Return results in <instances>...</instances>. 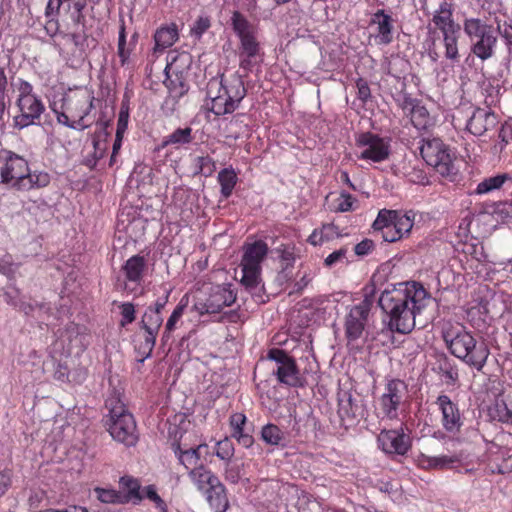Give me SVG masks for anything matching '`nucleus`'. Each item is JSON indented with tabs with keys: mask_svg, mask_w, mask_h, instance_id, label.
<instances>
[{
	"mask_svg": "<svg viewBox=\"0 0 512 512\" xmlns=\"http://www.w3.org/2000/svg\"><path fill=\"white\" fill-rule=\"evenodd\" d=\"M430 302V294L417 282L392 285L379 297V305L388 316L389 329L400 334H408L415 328L417 315Z\"/></svg>",
	"mask_w": 512,
	"mask_h": 512,
	"instance_id": "1",
	"label": "nucleus"
},
{
	"mask_svg": "<svg viewBox=\"0 0 512 512\" xmlns=\"http://www.w3.org/2000/svg\"><path fill=\"white\" fill-rule=\"evenodd\" d=\"M445 343L455 357L480 371L489 356V349L484 343H477L465 327L448 324L443 329Z\"/></svg>",
	"mask_w": 512,
	"mask_h": 512,
	"instance_id": "2",
	"label": "nucleus"
},
{
	"mask_svg": "<svg viewBox=\"0 0 512 512\" xmlns=\"http://www.w3.org/2000/svg\"><path fill=\"white\" fill-rule=\"evenodd\" d=\"M207 107L217 116L234 112L246 95L243 80L234 74L230 78L211 79L208 83Z\"/></svg>",
	"mask_w": 512,
	"mask_h": 512,
	"instance_id": "3",
	"label": "nucleus"
},
{
	"mask_svg": "<svg viewBox=\"0 0 512 512\" xmlns=\"http://www.w3.org/2000/svg\"><path fill=\"white\" fill-rule=\"evenodd\" d=\"M463 30L470 41V50L477 58L486 61L495 55L498 34L492 25L480 18H466Z\"/></svg>",
	"mask_w": 512,
	"mask_h": 512,
	"instance_id": "4",
	"label": "nucleus"
},
{
	"mask_svg": "<svg viewBox=\"0 0 512 512\" xmlns=\"http://www.w3.org/2000/svg\"><path fill=\"white\" fill-rule=\"evenodd\" d=\"M17 92L16 106L19 113L14 116L15 127L23 129L37 124L45 111L43 101L34 93V88L28 81L20 79Z\"/></svg>",
	"mask_w": 512,
	"mask_h": 512,
	"instance_id": "5",
	"label": "nucleus"
},
{
	"mask_svg": "<svg viewBox=\"0 0 512 512\" xmlns=\"http://www.w3.org/2000/svg\"><path fill=\"white\" fill-rule=\"evenodd\" d=\"M231 25L240 41V67L249 69L252 64L251 59L256 57L260 51V43L257 38V28L238 11L233 12Z\"/></svg>",
	"mask_w": 512,
	"mask_h": 512,
	"instance_id": "6",
	"label": "nucleus"
},
{
	"mask_svg": "<svg viewBox=\"0 0 512 512\" xmlns=\"http://www.w3.org/2000/svg\"><path fill=\"white\" fill-rule=\"evenodd\" d=\"M432 24L442 33L445 57L453 62L458 61V38L461 28L453 19L451 4L443 1L439 5V8L433 14Z\"/></svg>",
	"mask_w": 512,
	"mask_h": 512,
	"instance_id": "7",
	"label": "nucleus"
},
{
	"mask_svg": "<svg viewBox=\"0 0 512 512\" xmlns=\"http://www.w3.org/2000/svg\"><path fill=\"white\" fill-rule=\"evenodd\" d=\"M414 225V218L398 211L382 209L373 222V229L380 231L386 242H396L407 236Z\"/></svg>",
	"mask_w": 512,
	"mask_h": 512,
	"instance_id": "8",
	"label": "nucleus"
},
{
	"mask_svg": "<svg viewBox=\"0 0 512 512\" xmlns=\"http://www.w3.org/2000/svg\"><path fill=\"white\" fill-rule=\"evenodd\" d=\"M420 153L425 162L439 174L449 176L454 173V153L441 139H423Z\"/></svg>",
	"mask_w": 512,
	"mask_h": 512,
	"instance_id": "9",
	"label": "nucleus"
},
{
	"mask_svg": "<svg viewBox=\"0 0 512 512\" xmlns=\"http://www.w3.org/2000/svg\"><path fill=\"white\" fill-rule=\"evenodd\" d=\"M236 301V293L231 285H217L211 288L205 299H198L193 310L199 315L220 313Z\"/></svg>",
	"mask_w": 512,
	"mask_h": 512,
	"instance_id": "10",
	"label": "nucleus"
},
{
	"mask_svg": "<svg viewBox=\"0 0 512 512\" xmlns=\"http://www.w3.org/2000/svg\"><path fill=\"white\" fill-rule=\"evenodd\" d=\"M356 146L359 149L358 158L362 160L378 163L387 160L390 155L389 141L370 132L360 134Z\"/></svg>",
	"mask_w": 512,
	"mask_h": 512,
	"instance_id": "11",
	"label": "nucleus"
},
{
	"mask_svg": "<svg viewBox=\"0 0 512 512\" xmlns=\"http://www.w3.org/2000/svg\"><path fill=\"white\" fill-rule=\"evenodd\" d=\"M27 161L10 152L0 153V184L17 189L25 174H27Z\"/></svg>",
	"mask_w": 512,
	"mask_h": 512,
	"instance_id": "12",
	"label": "nucleus"
},
{
	"mask_svg": "<svg viewBox=\"0 0 512 512\" xmlns=\"http://www.w3.org/2000/svg\"><path fill=\"white\" fill-rule=\"evenodd\" d=\"M93 101L94 96L87 89L71 91L64 97L62 108L78 123L87 124L86 119L93 109Z\"/></svg>",
	"mask_w": 512,
	"mask_h": 512,
	"instance_id": "13",
	"label": "nucleus"
},
{
	"mask_svg": "<svg viewBox=\"0 0 512 512\" xmlns=\"http://www.w3.org/2000/svg\"><path fill=\"white\" fill-rule=\"evenodd\" d=\"M147 270V261L143 256L133 255L126 260L121 268L124 280L120 287L126 294L136 292L142 285Z\"/></svg>",
	"mask_w": 512,
	"mask_h": 512,
	"instance_id": "14",
	"label": "nucleus"
},
{
	"mask_svg": "<svg viewBox=\"0 0 512 512\" xmlns=\"http://www.w3.org/2000/svg\"><path fill=\"white\" fill-rule=\"evenodd\" d=\"M406 393L407 386L403 381L398 379L389 381L379 399L381 413L389 419H396L398 417V409Z\"/></svg>",
	"mask_w": 512,
	"mask_h": 512,
	"instance_id": "15",
	"label": "nucleus"
},
{
	"mask_svg": "<svg viewBox=\"0 0 512 512\" xmlns=\"http://www.w3.org/2000/svg\"><path fill=\"white\" fill-rule=\"evenodd\" d=\"M108 431L112 438L126 446H133L138 440L136 423L132 414L109 418Z\"/></svg>",
	"mask_w": 512,
	"mask_h": 512,
	"instance_id": "16",
	"label": "nucleus"
},
{
	"mask_svg": "<svg viewBox=\"0 0 512 512\" xmlns=\"http://www.w3.org/2000/svg\"><path fill=\"white\" fill-rule=\"evenodd\" d=\"M498 116L489 108H476L468 118L466 130L474 136H482L498 124Z\"/></svg>",
	"mask_w": 512,
	"mask_h": 512,
	"instance_id": "17",
	"label": "nucleus"
},
{
	"mask_svg": "<svg viewBox=\"0 0 512 512\" xmlns=\"http://www.w3.org/2000/svg\"><path fill=\"white\" fill-rule=\"evenodd\" d=\"M368 314L369 307L366 303H361L350 309L345 321V333L349 343L362 336Z\"/></svg>",
	"mask_w": 512,
	"mask_h": 512,
	"instance_id": "18",
	"label": "nucleus"
},
{
	"mask_svg": "<svg viewBox=\"0 0 512 512\" xmlns=\"http://www.w3.org/2000/svg\"><path fill=\"white\" fill-rule=\"evenodd\" d=\"M377 441L379 447L388 454L404 455L410 448L409 437L402 430H382Z\"/></svg>",
	"mask_w": 512,
	"mask_h": 512,
	"instance_id": "19",
	"label": "nucleus"
},
{
	"mask_svg": "<svg viewBox=\"0 0 512 512\" xmlns=\"http://www.w3.org/2000/svg\"><path fill=\"white\" fill-rule=\"evenodd\" d=\"M162 323V315L157 314L152 310H146L142 316L140 322L141 328L144 330V343L142 344V348L144 352L147 353V356L151 354L155 346L156 338Z\"/></svg>",
	"mask_w": 512,
	"mask_h": 512,
	"instance_id": "20",
	"label": "nucleus"
},
{
	"mask_svg": "<svg viewBox=\"0 0 512 512\" xmlns=\"http://www.w3.org/2000/svg\"><path fill=\"white\" fill-rule=\"evenodd\" d=\"M436 404L442 414L443 428L449 433L458 432L462 423L457 405L447 395H440Z\"/></svg>",
	"mask_w": 512,
	"mask_h": 512,
	"instance_id": "21",
	"label": "nucleus"
},
{
	"mask_svg": "<svg viewBox=\"0 0 512 512\" xmlns=\"http://www.w3.org/2000/svg\"><path fill=\"white\" fill-rule=\"evenodd\" d=\"M179 38V31L176 24L161 26L154 33V47L151 57L156 59L167 48L171 47Z\"/></svg>",
	"mask_w": 512,
	"mask_h": 512,
	"instance_id": "22",
	"label": "nucleus"
},
{
	"mask_svg": "<svg viewBox=\"0 0 512 512\" xmlns=\"http://www.w3.org/2000/svg\"><path fill=\"white\" fill-rule=\"evenodd\" d=\"M267 252L268 246L261 240L246 245L241 260V267H253L261 269V262L266 257Z\"/></svg>",
	"mask_w": 512,
	"mask_h": 512,
	"instance_id": "23",
	"label": "nucleus"
},
{
	"mask_svg": "<svg viewBox=\"0 0 512 512\" xmlns=\"http://www.w3.org/2000/svg\"><path fill=\"white\" fill-rule=\"evenodd\" d=\"M229 422L232 429V436L237 440V442L245 448L252 446L254 439L250 430L246 428V416L243 413H234L230 416Z\"/></svg>",
	"mask_w": 512,
	"mask_h": 512,
	"instance_id": "24",
	"label": "nucleus"
},
{
	"mask_svg": "<svg viewBox=\"0 0 512 512\" xmlns=\"http://www.w3.org/2000/svg\"><path fill=\"white\" fill-rule=\"evenodd\" d=\"M371 23L377 25V38L380 44H389L393 39V24L390 15L384 10L374 13Z\"/></svg>",
	"mask_w": 512,
	"mask_h": 512,
	"instance_id": "25",
	"label": "nucleus"
},
{
	"mask_svg": "<svg viewBox=\"0 0 512 512\" xmlns=\"http://www.w3.org/2000/svg\"><path fill=\"white\" fill-rule=\"evenodd\" d=\"M274 512H323V509L320 502L308 495H302L291 506L281 500Z\"/></svg>",
	"mask_w": 512,
	"mask_h": 512,
	"instance_id": "26",
	"label": "nucleus"
},
{
	"mask_svg": "<svg viewBox=\"0 0 512 512\" xmlns=\"http://www.w3.org/2000/svg\"><path fill=\"white\" fill-rule=\"evenodd\" d=\"M274 373L276 374L279 382L285 385L292 387L303 385L302 378L293 359L286 361V363H282V366L276 367Z\"/></svg>",
	"mask_w": 512,
	"mask_h": 512,
	"instance_id": "27",
	"label": "nucleus"
},
{
	"mask_svg": "<svg viewBox=\"0 0 512 512\" xmlns=\"http://www.w3.org/2000/svg\"><path fill=\"white\" fill-rule=\"evenodd\" d=\"M191 63V56L187 52H176L171 51L167 56V64L165 66L164 72L166 74L167 82L171 75L181 74L185 69L189 67Z\"/></svg>",
	"mask_w": 512,
	"mask_h": 512,
	"instance_id": "28",
	"label": "nucleus"
},
{
	"mask_svg": "<svg viewBox=\"0 0 512 512\" xmlns=\"http://www.w3.org/2000/svg\"><path fill=\"white\" fill-rule=\"evenodd\" d=\"M189 477L197 488L204 492L208 491L219 481L218 477L203 465H199V467L191 469L189 471Z\"/></svg>",
	"mask_w": 512,
	"mask_h": 512,
	"instance_id": "29",
	"label": "nucleus"
},
{
	"mask_svg": "<svg viewBox=\"0 0 512 512\" xmlns=\"http://www.w3.org/2000/svg\"><path fill=\"white\" fill-rule=\"evenodd\" d=\"M175 455L177 456L179 462L186 469H193L199 467L200 464V449L204 447L203 445H199L196 448H188L182 449L180 444L174 442L172 444Z\"/></svg>",
	"mask_w": 512,
	"mask_h": 512,
	"instance_id": "30",
	"label": "nucleus"
},
{
	"mask_svg": "<svg viewBox=\"0 0 512 512\" xmlns=\"http://www.w3.org/2000/svg\"><path fill=\"white\" fill-rule=\"evenodd\" d=\"M205 493L207 494V501L215 512H225L227 510L229 502L225 487L220 481Z\"/></svg>",
	"mask_w": 512,
	"mask_h": 512,
	"instance_id": "31",
	"label": "nucleus"
},
{
	"mask_svg": "<svg viewBox=\"0 0 512 512\" xmlns=\"http://www.w3.org/2000/svg\"><path fill=\"white\" fill-rule=\"evenodd\" d=\"M50 176L46 172H30L27 166V174L22 177L17 190H31L42 188L49 184Z\"/></svg>",
	"mask_w": 512,
	"mask_h": 512,
	"instance_id": "32",
	"label": "nucleus"
},
{
	"mask_svg": "<svg viewBox=\"0 0 512 512\" xmlns=\"http://www.w3.org/2000/svg\"><path fill=\"white\" fill-rule=\"evenodd\" d=\"M192 140V129L190 127L178 128L163 138L160 147L166 148L168 146H173L177 149L185 144L191 143Z\"/></svg>",
	"mask_w": 512,
	"mask_h": 512,
	"instance_id": "33",
	"label": "nucleus"
},
{
	"mask_svg": "<svg viewBox=\"0 0 512 512\" xmlns=\"http://www.w3.org/2000/svg\"><path fill=\"white\" fill-rule=\"evenodd\" d=\"M339 236L338 227L333 223H328L324 224L320 229H315L307 241L313 246H318Z\"/></svg>",
	"mask_w": 512,
	"mask_h": 512,
	"instance_id": "34",
	"label": "nucleus"
},
{
	"mask_svg": "<svg viewBox=\"0 0 512 512\" xmlns=\"http://www.w3.org/2000/svg\"><path fill=\"white\" fill-rule=\"evenodd\" d=\"M456 459L448 455L428 456L420 454L417 457V464L423 469H443L452 465Z\"/></svg>",
	"mask_w": 512,
	"mask_h": 512,
	"instance_id": "35",
	"label": "nucleus"
},
{
	"mask_svg": "<svg viewBox=\"0 0 512 512\" xmlns=\"http://www.w3.org/2000/svg\"><path fill=\"white\" fill-rule=\"evenodd\" d=\"M411 122L418 130H427L435 125L434 117L421 105L413 106L411 110Z\"/></svg>",
	"mask_w": 512,
	"mask_h": 512,
	"instance_id": "36",
	"label": "nucleus"
},
{
	"mask_svg": "<svg viewBox=\"0 0 512 512\" xmlns=\"http://www.w3.org/2000/svg\"><path fill=\"white\" fill-rule=\"evenodd\" d=\"M242 270V284L252 293L260 292L262 287L260 285V272L261 269L253 267H241Z\"/></svg>",
	"mask_w": 512,
	"mask_h": 512,
	"instance_id": "37",
	"label": "nucleus"
},
{
	"mask_svg": "<svg viewBox=\"0 0 512 512\" xmlns=\"http://www.w3.org/2000/svg\"><path fill=\"white\" fill-rule=\"evenodd\" d=\"M93 491L96 498L104 504H123L128 502V497L112 488L96 487Z\"/></svg>",
	"mask_w": 512,
	"mask_h": 512,
	"instance_id": "38",
	"label": "nucleus"
},
{
	"mask_svg": "<svg viewBox=\"0 0 512 512\" xmlns=\"http://www.w3.org/2000/svg\"><path fill=\"white\" fill-rule=\"evenodd\" d=\"M511 179H512V177L506 173L486 178L477 185L476 193L477 194L489 193L491 191L501 188L502 185L507 180H511Z\"/></svg>",
	"mask_w": 512,
	"mask_h": 512,
	"instance_id": "39",
	"label": "nucleus"
},
{
	"mask_svg": "<svg viewBox=\"0 0 512 512\" xmlns=\"http://www.w3.org/2000/svg\"><path fill=\"white\" fill-rule=\"evenodd\" d=\"M218 182L221 186V194L228 198L236 185L237 175L233 169L225 168L218 173Z\"/></svg>",
	"mask_w": 512,
	"mask_h": 512,
	"instance_id": "40",
	"label": "nucleus"
},
{
	"mask_svg": "<svg viewBox=\"0 0 512 512\" xmlns=\"http://www.w3.org/2000/svg\"><path fill=\"white\" fill-rule=\"evenodd\" d=\"M361 412V407L352 400L350 395L346 399L340 400L339 414L343 419L356 420Z\"/></svg>",
	"mask_w": 512,
	"mask_h": 512,
	"instance_id": "41",
	"label": "nucleus"
},
{
	"mask_svg": "<svg viewBox=\"0 0 512 512\" xmlns=\"http://www.w3.org/2000/svg\"><path fill=\"white\" fill-rule=\"evenodd\" d=\"M188 302V297L186 295L181 298L166 322L164 336L168 337L169 334L176 328V324L183 316L185 309L188 306Z\"/></svg>",
	"mask_w": 512,
	"mask_h": 512,
	"instance_id": "42",
	"label": "nucleus"
},
{
	"mask_svg": "<svg viewBox=\"0 0 512 512\" xmlns=\"http://www.w3.org/2000/svg\"><path fill=\"white\" fill-rule=\"evenodd\" d=\"M120 486L126 490V493H122L125 497H128V502H139L142 496L139 493L140 485L137 480L132 477L124 476L120 479Z\"/></svg>",
	"mask_w": 512,
	"mask_h": 512,
	"instance_id": "43",
	"label": "nucleus"
},
{
	"mask_svg": "<svg viewBox=\"0 0 512 512\" xmlns=\"http://www.w3.org/2000/svg\"><path fill=\"white\" fill-rule=\"evenodd\" d=\"M261 437L269 445H279L284 440V433L278 426L267 424L262 428Z\"/></svg>",
	"mask_w": 512,
	"mask_h": 512,
	"instance_id": "44",
	"label": "nucleus"
},
{
	"mask_svg": "<svg viewBox=\"0 0 512 512\" xmlns=\"http://www.w3.org/2000/svg\"><path fill=\"white\" fill-rule=\"evenodd\" d=\"M493 415L501 422L512 423V399L508 397L506 400L497 401Z\"/></svg>",
	"mask_w": 512,
	"mask_h": 512,
	"instance_id": "45",
	"label": "nucleus"
},
{
	"mask_svg": "<svg viewBox=\"0 0 512 512\" xmlns=\"http://www.w3.org/2000/svg\"><path fill=\"white\" fill-rule=\"evenodd\" d=\"M243 478V464L237 461H229L225 468V479L236 484Z\"/></svg>",
	"mask_w": 512,
	"mask_h": 512,
	"instance_id": "46",
	"label": "nucleus"
},
{
	"mask_svg": "<svg viewBox=\"0 0 512 512\" xmlns=\"http://www.w3.org/2000/svg\"><path fill=\"white\" fill-rule=\"evenodd\" d=\"M106 407L109 410V418L130 414L118 395L113 394L106 400Z\"/></svg>",
	"mask_w": 512,
	"mask_h": 512,
	"instance_id": "47",
	"label": "nucleus"
},
{
	"mask_svg": "<svg viewBox=\"0 0 512 512\" xmlns=\"http://www.w3.org/2000/svg\"><path fill=\"white\" fill-rule=\"evenodd\" d=\"M67 41L74 45V54L76 57L83 58L87 48V38L82 34H69L67 35Z\"/></svg>",
	"mask_w": 512,
	"mask_h": 512,
	"instance_id": "48",
	"label": "nucleus"
},
{
	"mask_svg": "<svg viewBox=\"0 0 512 512\" xmlns=\"http://www.w3.org/2000/svg\"><path fill=\"white\" fill-rule=\"evenodd\" d=\"M356 199L348 193L342 192L335 199V211L348 212L354 209Z\"/></svg>",
	"mask_w": 512,
	"mask_h": 512,
	"instance_id": "49",
	"label": "nucleus"
},
{
	"mask_svg": "<svg viewBox=\"0 0 512 512\" xmlns=\"http://www.w3.org/2000/svg\"><path fill=\"white\" fill-rule=\"evenodd\" d=\"M234 454V446L232 442L225 438L217 442L216 456L222 460H230Z\"/></svg>",
	"mask_w": 512,
	"mask_h": 512,
	"instance_id": "50",
	"label": "nucleus"
},
{
	"mask_svg": "<svg viewBox=\"0 0 512 512\" xmlns=\"http://www.w3.org/2000/svg\"><path fill=\"white\" fill-rule=\"evenodd\" d=\"M281 261L283 262L284 268L290 267L295 261L294 247L289 245H280L276 249Z\"/></svg>",
	"mask_w": 512,
	"mask_h": 512,
	"instance_id": "51",
	"label": "nucleus"
},
{
	"mask_svg": "<svg viewBox=\"0 0 512 512\" xmlns=\"http://www.w3.org/2000/svg\"><path fill=\"white\" fill-rule=\"evenodd\" d=\"M68 111L63 109L61 113H58L57 120L59 123L72 128V129H78V130H84L90 126V124H80L74 119L73 117H69Z\"/></svg>",
	"mask_w": 512,
	"mask_h": 512,
	"instance_id": "52",
	"label": "nucleus"
},
{
	"mask_svg": "<svg viewBox=\"0 0 512 512\" xmlns=\"http://www.w3.org/2000/svg\"><path fill=\"white\" fill-rule=\"evenodd\" d=\"M131 50L127 48L126 46V35H125V29L122 28L119 32V39H118V56L120 58L121 65H125L130 57Z\"/></svg>",
	"mask_w": 512,
	"mask_h": 512,
	"instance_id": "53",
	"label": "nucleus"
},
{
	"mask_svg": "<svg viewBox=\"0 0 512 512\" xmlns=\"http://www.w3.org/2000/svg\"><path fill=\"white\" fill-rule=\"evenodd\" d=\"M145 497L152 501L155 504V507L158 508L161 512H167V505L163 501V499L158 495L155 488L153 486H147L143 490Z\"/></svg>",
	"mask_w": 512,
	"mask_h": 512,
	"instance_id": "54",
	"label": "nucleus"
},
{
	"mask_svg": "<svg viewBox=\"0 0 512 512\" xmlns=\"http://www.w3.org/2000/svg\"><path fill=\"white\" fill-rule=\"evenodd\" d=\"M347 252L348 249L346 247L340 248L339 250H336L329 254L325 260L324 263L327 267H332L338 263H344L347 261Z\"/></svg>",
	"mask_w": 512,
	"mask_h": 512,
	"instance_id": "55",
	"label": "nucleus"
},
{
	"mask_svg": "<svg viewBox=\"0 0 512 512\" xmlns=\"http://www.w3.org/2000/svg\"><path fill=\"white\" fill-rule=\"evenodd\" d=\"M211 22L207 16H200L191 27V34L200 38L210 27Z\"/></svg>",
	"mask_w": 512,
	"mask_h": 512,
	"instance_id": "56",
	"label": "nucleus"
},
{
	"mask_svg": "<svg viewBox=\"0 0 512 512\" xmlns=\"http://www.w3.org/2000/svg\"><path fill=\"white\" fill-rule=\"evenodd\" d=\"M128 122H129L128 108L122 106L119 111L118 120H117L116 134H118V136L124 135V133L126 132L127 127H128Z\"/></svg>",
	"mask_w": 512,
	"mask_h": 512,
	"instance_id": "57",
	"label": "nucleus"
},
{
	"mask_svg": "<svg viewBox=\"0 0 512 512\" xmlns=\"http://www.w3.org/2000/svg\"><path fill=\"white\" fill-rule=\"evenodd\" d=\"M121 325L125 326L135 320V308L132 303H123L121 306Z\"/></svg>",
	"mask_w": 512,
	"mask_h": 512,
	"instance_id": "58",
	"label": "nucleus"
},
{
	"mask_svg": "<svg viewBox=\"0 0 512 512\" xmlns=\"http://www.w3.org/2000/svg\"><path fill=\"white\" fill-rule=\"evenodd\" d=\"M464 252L471 255L479 262L485 259L483 247L479 244H465Z\"/></svg>",
	"mask_w": 512,
	"mask_h": 512,
	"instance_id": "59",
	"label": "nucleus"
},
{
	"mask_svg": "<svg viewBox=\"0 0 512 512\" xmlns=\"http://www.w3.org/2000/svg\"><path fill=\"white\" fill-rule=\"evenodd\" d=\"M268 358L275 361L277 367L282 366V363H286V361L292 359L283 350L280 349H271L268 353Z\"/></svg>",
	"mask_w": 512,
	"mask_h": 512,
	"instance_id": "60",
	"label": "nucleus"
},
{
	"mask_svg": "<svg viewBox=\"0 0 512 512\" xmlns=\"http://www.w3.org/2000/svg\"><path fill=\"white\" fill-rule=\"evenodd\" d=\"M356 87L358 98L363 102H366L371 97V92L368 83L362 78H360L356 82Z\"/></svg>",
	"mask_w": 512,
	"mask_h": 512,
	"instance_id": "61",
	"label": "nucleus"
},
{
	"mask_svg": "<svg viewBox=\"0 0 512 512\" xmlns=\"http://www.w3.org/2000/svg\"><path fill=\"white\" fill-rule=\"evenodd\" d=\"M374 248V243L372 240L365 239L355 245L354 251L358 256H364L370 253Z\"/></svg>",
	"mask_w": 512,
	"mask_h": 512,
	"instance_id": "62",
	"label": "nucleus"
},
{
	"mask_svg": "<svg viewBox=\"0 0 512 512\" xmlns=\"http://www.w3.org/2000/svg\"><path fill=\"white\" fill-rule=\"evenodd\" d=\"M501 143L499 145L500 151L512 140V128L510 126L503 125L498 135Z\"/></svg>",
	"mask_w": 512,
	"mask_h": 512,
	"instance_id": "63",
	"label": "nucleus"
},
{
	"mask_svg": "<svg viewBox=\"0 0 512 512\" xmlns=\"http://www.w3.org/2000/svg\"><path fill=\"white\" fill-rule=\"evenodd\" d=\"M512 213V205L500 204L495 208V219L497 221H505Z\"/></svg>",
	"mask_w": 512,
	"mask_h": 512,
	"instance_id": "64",
	"label": "nucleus"
}]
</instances>
